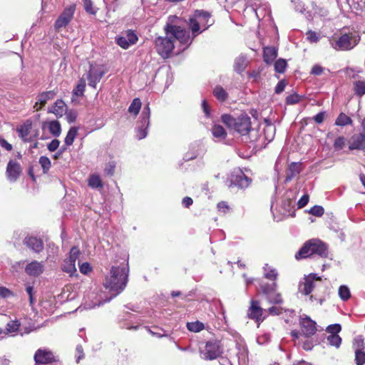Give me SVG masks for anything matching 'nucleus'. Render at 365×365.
<instances>
[{"label": "nucleus", "mask_w": 365, "mask_h": 365, "mask_svg": "<svg viewBox=\"0 0 365 365\" xmlns=\"http://www.w3.org/2000/svg\"><path fill=\"white\" fill-rule=\"evenodd\" d=\"M128 264L113 265L106 276L103 287L110 293L108 297L102 291L91 292L85 298V309H93L110 301L125 288L128 279Z\"/></svg>", "instance_id": "obj_1"}, {"label": "nucleus", "mask_w": 365, "mask_h": 365, "mask_svg": "<svg viewBox=\"0 0 365 365\" xmlns=\"http://www.w3.org/2000/svg\"><path fill=\"white\" fill-rule=\"evenodd\" d=\"M179 19L175 16H171L165 27L166 37L161 38V57L168 58L174 48V41H178L182 44L190 45L195 38L191 36L189 31L177 26Z\"/></svg>", "instance_id": "obj_2"}, {"label": "nucleus", "mask_w": 365, "mask_h": 365, "mask_svg": "<svg viewBox=\"0 0 365 365\" xmlns=\"http://www.w3.org/2000/svg\"><path fill=\"white\" fill-rule=\"evenodd\" d=\"M360 36L355 31L340 32L334 34L329 39L330 46L336 51H350L359 42Z\"/></svg>", "instance_id": "obj_3"}, {"label": "nucleus", "mask_w": 365, "mask_h": 365, "mask_svg": "<svg viewBox=\"0 0 365 365\" xmlns=\"http://www.w3.org/2000/svg\"><path fill=\"white\" fill-rule=\"evenodd\" d=\"M314 255L321 257H326L328 255V251L324 243L319 240L313 239L304 245V246L296 253L295 257L297 259H299Z\"/></svg>", "instance_id": "obj_4"}, {"label": "nucleus", "mask_w": 365, "mask_h": 365, "mask_svg": "<svg viewBox=\"0 0 365 365\" xmlns=\"http://www.w3.org/2000/svg\"><path fill=\"white\" fill-rule=\"evenodd\" d=\"M222 121L229 128L241 135L247 134L251 129L250 118L245 113L241 114L236 118L229 114H225L222 115Z\"/></svg>", "instance_id": "obj_5"}, {"label": "nucleus", "mask_w": 365, "mask_h": 365, "mask_svg": "<svg viewBox=\"0 0 365 365\" xmlns=\"http://www.w3.org/2000/svg\"><path fill=\"white\" fill-rule=\"evenodd\" d=\"M210 14L202 10H196L192 17L189 19L188 26L194 37L200 32L206 30L212 22H210Z\"/></svg>", "instance_id": "obj_6"}, {"label": "nucleus", "mask_w": 365, "mask_h": 365, "mask_svg": "<svg viewBox=\"0 0 365 365\" xmlns=\"http://www.w3.org/2000/svg\"><path fill=\"white\" fill-rule=\"evenodd\" d=\"M247 317L254 320L257 324V327L265 319L266 309L261 307L259 302L252 299L247 312Z\"/></svg>", "instance_id": "obj_7"}, {"label": "nucleus", "mask_w": 365, "mask_h": 365, "mask_svg": "<svg viewBox=\"0 0 365 365\" xmlns=\"http://www.w3.org/2000/svg\"><path fill=\"white\" fill-rule=\"evenodd\" d=\"M106 71L102 65L91 64L88 73L84 76L88 81V85L96 88V84L100 82Z\"/></svg>", "instance_id": "obj_8"}, {"label": "nucleus", "mask_w": 365, "mask_h": 365, "mask_svg": "<svg viewBox=\"0 0 365 365\" xmlns=\"http://www.w3.org/2000/svg\"><path fill=\"white\" fill-rule=\"evenodd\" d=\"M321 280L322 278L317 277L316 274H310L304 277L299 282V292L302 294L309 295Z\"/></svg>", "instance_id": "obj_9"}, {"label": "nucleus", "mask_w": 365, "mask_h": 365, "mask_svg": "<svg viewBox=\"0 0 365 365\" xmlns=\"http://www.w3.org/2000/svg\"><path fill=\"white\" fill-rule=\"evenodd\" d=\"M230 187L245 189L250 186L252 179L247 177L241 170L233 172L230 176Z\"/></svg>", "instance_id": "obj_10"}, {"label": "nucleus", "mask_w": 365, "mask_h": 365, "mask_svg": "<svg viewBox=\"0 0 365 365\" xmlns=\"http://www.w3.org/2000/svg\"><path fill=\"white\" fill-rule=\"evenodd\" d=\"M222 353L220 344L216 340L209 341L206 343L205 349L201 350L202 357L206 360H212L217 358Z\"/></svg>", "instance_id": "obj_11"}, {"label": "nucleus", "mask_w": 365, "mask_h": 365, "mask_svg": "<svg viewBox=\"0 0 365 365\" xmlns=\"http://www.w3.org/2000/svg\"><path fill=\"white\" fill-rule=\"evenodd\" d=\"M76 10L75 5L72 4L63 10L59 17L57 19L55 23V29H59L63 27H66L71 21L73 17V14Z\"/></svg>", "instance_id": "obj_12"}, {"label": "nucleus", "mask_w": 365, "mask_h": 365, "mask_svg": "<svg viewBox=\"0 0 365 365\" xmlns=\"http://www.w3.org/2000/svg\"><path fill=\"white\" fill-rule=\"evenodd\" d=\"M329 14L328 10L312 1L310 8L307 7L305 16L307 19L312 20L314 17H326Z\"/></svg>", "instance_id": "obj_13"}, {"label": "nucleus", "mask_w": 365, "mask_h": 365, "mask_svg": "<svg viewBox=\"0 0 365 365\" xmlns=\"http://www.w3.org/2000/svg\"><path fill=\"white\" fill-rule=\"evenodd\" d=\"M45 269V264L43 262H38L34 260L27 264L25 267V272L30 277H38Z\"/></svg>", "instance_id": "obj_14"}, {"label": "nucleus", "mask_w": 365, "mask_h": 365, "mask_svg": "<svg viewBox=\"0 0 365 365\" xmlns=\"http://www.w3.org/2000/svg\"><path fill=\"white\" fill-rule=\"evenodd\" d=\"M6 173L7 178L9 181H16L21 173V168L20 164L15 160H10L7 165Z\"/></svg>", "instance_id": "obj_15"}, {"label": "nucleus", "mask_w": 365, "mask_h": 365, "mask_svg": "<svg viewBox=\"0 0 365 365\" xmlns=\"http://www.w3.org/2000/svg\"><path fill=\"white\" fill-rule=\"evenodd\" d=\"M149 113H150L149 107L148 106L145 107L143 109V113H142V115L143 117V120L141 122V125L136 128V138L139 140H141V139L145 138V136L147 135L146 129H147V126L149 124V121H148Z\"/></svg>", "instance_id": "obj_16"}, {"label": "nucleus", "mask_w": 365, "mask_h": 365, "mask_svg": "<svg viewBox=\"0 0 365 365\" xmlns=\"http://www.w3.org/2000/svg\"><path fill=\"white\" fill-rule=\"evenodd\" d=\"M34 360L37 364H48L54 360V356L51 351L40 349L36 352Z\"/></svg>", "instance_id": "obj_17"}, {"label": "nucleus", "mask_w": 365, "mask_h": 365, "mask_svg": "<svg viewBox=\"0 0 365 365\" xmlns=\"http://www.w3.org/2000/svg\"><path fill=\"white\" fill-rule=\"evenodd\" d=\"M300 324L302 331L305 336H309L315 334L317 331L316 323L309 317L302 318L300 321Z\"/></svg>", "instance_id": "obj_18"}, {"label": "nucleus", "mask_w": 365, "mask_h": 365, "mask_svg": "<svg viewBox=\"0 0 365 365\" xmlns=\"http://www.w3.org/2000/svg\"><path fill=\"white\" fill-rule=\"evenodd\" d=\"M32 128V122L31 120H26L23 124L17 128L19 136L26 142L31 140L30 133Z\"/></svg>", "instance_id": "obj_19"}, {"label": "nucleus", "mask_w": 365, "mask_h": 365, "mask_svg": "<svg viewBox=\"0 0 365 365\" xmlns=\"http://www.w3.org/2000/svg\"><path fill=\"white\" fill-rule=\"evenodd\" d=\"M350 150H364L365 148V134L359 133L351 136L349 140Z\"/></svg>", "instance_id": "obj_20"}, {"label": "nucleus", "mask_w": 365, "mask_h": 365, "mask_svg": "<svg viewBox=\"0 0 365 365\" xmlns=\"http://www.w3.org/2000/svg\"><path fill=\"white\" fill-rule=\"evenodd\" d=\"M25 245L33 252L39 253L43 250V241L35 237H30L25 239Z\"/></svg>", "instance_id": "obj_21"}, {"label": "nucleus", "mask_w": 365, "mask_h": 365, "mask_svg": "<svg viewBox=\"0 0 365 365\" xmlns=\"http://www.w3.org/2000/svg\"><path fill=\"white\" fill-rule=\"evenodd\" d=\"M66 105L62 100H57L49 109V112L53 113L57 117H62L66 113Z\"/></svg>", "instance_id": "obj_22"}, {"label": "nucleus", "mask_w": 365, "mask_h": 365, "mask_svg": "<svg viewBox=\"0 0 365 365\" xmlns=\"http://www.w3.org/2000/svg\"><path fill=\"white\" fill-rule=\"evenodd\" d=\"M277 56V51L274 47H265L263 51V58L266 63L269 64Z\"/></svg>", "instance_id": "obj_23"}, {"label": "nucleus", "mask_w": 365, "mask_h": 365, "mask_svg": "<svg viewBox=\"0 0 365 365\" xmlns=\"http://www.w3.org/2000/svg\"><path fill=\"white\" fill-rule=\"evenodd\" d=\"M86 88V79L84 76L79 80L77 86L73 91V96L71 98L72 102L76 101L75 96H82L84 93Z\"/></svg>", "instance_id": "obj_24"}, {"label": "nucleus", "mask_w": 365, "mask_h": 365, "mask_svg": "<svg viewBox=\"0 0 365 365\" xmlns=\"http://www.w3.org/2000/svg\"><path fill=\"white\" fill-rule=\"evenodd\" d=\"M237 356L238 357L239 363L245 364L247 359V347L242 344H237Z\"/></svg>", "instance_id": "obj_25"}, {"label": "nucleus", "mask_w": 365, "mask_h": 365, "mask_svg": "<svg viewBox=\"0 0 365 365\" xmlns=\"http://www.w3.org/2000/svg\"><path fill=\"white\" fill-rule=\"evenodd\" d=\"M55 95L56 93L52 91L43 92L39 94L36 97L37 104H39L43 107L47 103V101L53 98L55 96Z\"/></svg>", "instance_id": "obj_26"}, {"label": "nucleus", "mask_w": 365, "mask_h": 365, "mask_svg": "<svg viewBox=\"0 0 365 365\" xmlns=\"http://www.w3.org/2000/svg\"><path fill=\"white\" fill-rule=\"evenodd\" d=\"M212 93L213 96L221 102L226 101L228 98L227 92L221 86H215Z\"/></svg>", "instance_id": "obj_27"}, {"label": "nucleus", "mask_w": 365, "mask_h": 365, "mask_svg": "<svg viewBox=\"0 0 365 365\" xmlns=\"http://www.w3.org/2000/svg\"><path fill=\"white\" fill-rule=\"evenodd\" d=\"M62 270L68 273L70 276H73L77 272L76 264L69 261L68 259L64 260L62 264Z\"/></svg>", "instance_id": "obj_28"}, {"label": "nucleus", "mask_w": 365, "mask_h": 365, "mask_svg": "<svg viewBox=\"0 0 365 365\" xmlns=\"http://www.w3.org/2000/svg\"><path fill=\"white\" fill-rule=\"evenodd\" d=\"M212 134L214 138L218 140L225 139L227 136V133L224 128L220 125H215L212 128Z\"/></svg>", "instance_id": "obj_29"}, {"label": "nucleus", "mask_w": 365, "mask_h": 365, "mask_svg": "<svg viewBox=\"0 0 365 365\" xmlns=\"http://www.w3.org/2000/svg\"><path fill=\"white\" fill-rule=\"evenodd\" d=\"M88 185L93 189H101L103 187V182L99 175L93 174L88 178Z\"/></svg>", "instance_id": "obj_30"}, {"label": "nucleus", "mask_w": 365, "mask_h": 365, "mask_svg": "<svg viewBox=\"0 0 365 365\" xmlns=\"http://www.w3.org/2000/svg\"><path fill=\"white\" fill-rule=\"evenodd\" d=\"M246 66H247V58L245 56H240L239 57H237L235 59V65H234V68H235V71L240 73L242 71H244V69L246 68Z\"/></svg>", "instance_id": "obj_31"}, {"label": "nucleus", "mask_w": 365, "mask_h": 365, "mask_svg": "<svg viewBox=\"0 0 365 365\" xmlns=\"http://www.w3.org/2000/svg\"><path fill=\"white\" fill-rule=\"evenodd\" d=\"M264 276L265 278L270 280H276L278 273L277 270L272 267L269 266L267 264L264 265Z\"/></svg>", "instance_id": "obj_32"}, {"label": "nucleus", "mask_w": 365, "mask_h": 365, "mask_svg": "<svg viewBox=\"0 0 365 365\" xmlns=\"http://www.w3.org/2000/svg\"><path fill=\"white\" fill-rule=\"evenodd\" d=\"M48 128L49 132L54 136H59L61 132V125L57 120H52L48 123Z\"/></svg>", "instance_id": "obj_33"}, {"label": "nucleus", "mask_w": 365, "mask_h": 365, "mask_svg": "<svg viewBox=\"0 0 365 365\" xmlns=\"http://www.w3.org/2000/svg\"><path fill=\"white\" fill-rule=\"evenodd\" d=\"M78 133V129L76 127H72L70 128L67 135L65 138L64 142L67 146L71 145L76 138Z\"/></svg>", "instance_id": "obj_34"}, {"label": "nucleus", "mask_w": 365, "mask_h": 365, "mask_svg": "<svg viewBox=\"0 0 365 365\" xmlns=\"http://www.w3.org/2000/svg\"><path fill=\"white\" fill-rule=\"evenodd\" d=\"M352 123V120L350 117L346 115V114L341 113L337 117L335 124L339 126H344L346 125H351Z\"/></svg>", "instance_id": "obj_35"}, {"label": "nucleus", "mask_w": 365, "mask_h": 365, "mask_svg": "<svg viewBox=\"0 0 365 365\" xmlns=\"http://www.w3.org/2000/svg\"><path fill=\"white\" fill-rule=\"evenodd\" d=\"M141 101L139 98H136L133 99L131 104L130 105L128 108V112L135 116L138 115L139 113V110L141 108Z\"/></svg>", "instance_id": "obj_36"}, {"label": "nucleus", "mask_w": 365, "mask_h": 365, "mask_svg": "<svg viewBox=\"0 0 365 365\" xmlns=\"http://www.w3.org/2000/svg\"><path fill=\"white\" fill-rule=\"evenodd\" d=\"M267 299L270 304H281L283 302L281 294L275 291L267 295Z\"/></svg>", "instance_id": "obj_37"}, {"label": "nucleus", "mask_w": 365, "mask_h": 365, "mask_svg": "<svg viewBox=\"0 0 365 365\" xmlns=\"http://www.w3.org/2000/svg\"><path fill=\"white\" fill-rule=\"evenodd\" d=\"M300 172V165L297 163H292L289 168V174H287L286 180H290L294 176Z\"/></svg>", "instance_id": "obj_38"}, {"label": "nucleus", "mask_w": 365, "mask_h": 365, "mask_svg": "<svg viewBox=\"0 0 365 365\" xmlns=\"http://www.w3.org/2000/svg\"><path fill=\"white\" fill-rule=\"evenodd\" d=\"M338 292L340 299L343 301H347L351 297L349 288L346 285H341Z\"/></svg>", "instance_id": "obj_39"}, {"label": "nucleus", "mask_w": 365, "mask_h": 365, "mask_svg": "<svg viewBox=\"0 0 365 365\" xmlns=\"http://www.w3.org/2000/svg\"><path fill=\"white\" fill-rule=\"evenodd\" d=\"M354 89L357 96H361L365 94V81H357L354 84Z\"/></svg>", "instance_id": "obj_40"}, {"label": "nucleus", "mask_w": 365, "mask_h": 365, "mask_svg": "<svg viewBox=\"0 0 365 365\" xmlns=\"http://www.w3.org/2000/svg\"><path fill=\"white\" fill-rule=\"evenodd\" d=\"M287 61L283 58H279L274 63V70L277 73H283L287 68Z\"/></svg>", "instance_id": "obj_41"}, {"label": "nucleus", "mask_w": 365, "mask_h": 365, "mask_svg": "<svg viewBox=\"0 0 365 365\" xmlns=\"http://www.w3.org/2000/svg\"><path fill=\"white\" fill-rule=\"evenodd\" d=\"M20 327L19 321H11L6 324V334H14L16 332Z\"/></svg>", "instance_id": "obj_42"}, {"label": "nucleus", "mask_w": 365, "mask_h": 365, "mask_svg": "<svg viewBox=\"0 0 365 365\" xmlns=\"http://www.w3.org/2000/svg\"><path fill=\"white\" fill-rule=\"evenodd\" d=\"M187 327L190 331L199 332L204 329V325L200 322H188Z\"/></svg>", "instance_id": "obj_43"}, {"label": "nucleus", "mask_w": 365, "mask_h": 365, "mask_svg": "<svg viewBox=\"0 0 365 365\" xmlns=\"http://www.w3.org/2000/svg\"><path fill=\"white\" fill-rule=\"evenodd\" d=\"M329 344L336 348H339L341 343V338L338 334H330L327 337Z\"/></svg>", "instance_id": "obj_44"}, {"label": "nucleus", "mask_w": 365, "mask_h": 365, "mask_svg": "<svg viewBox=\"0 0 365 365\" xmlns=\"http://www.w3.org/2000/svg\"><path fill=\"white\" fill-rule=\"evenodd\" d=\"M262 292L267 295L276 290L277 283L272 282L271 284H260Z\"/></svg>", "instance_id": "obj_45"}, {"label": "nucleus", "mask_w": 365, "mask_h": 365, "mask_svg": "<svg viewBox=\"0 0 365 365\" xmlns=\"http://www.w3.org/2000/svg\"><path fill=\"white\" fill-rule=\"evenodd\" d=\"M39 163L43 168L44 173H46L49 170L51 165L50 159L46 156H41L39 158Z\"/></svg>", "instance_id": "obj_46"}, {"label": "nucleus", "mask_w": 365, "mask_h": 365, "mask_svg": "<svg viewBox=\"0 0 365 365\" xmlns=\"http://www.w3.org/2000/svg\"><path fill=\"white\" fill-rule=\"evenodd\" d=\"M355 361L357 365H363L365 363V352L356 349L355 351Z\"/></svg>", "instance_id": "obj_47"}, {"label": "nucleus", "mask_w": 365, "mask_h": 365, "mask_svg": "<svg viewBox=\"0 0 365 365\" xmlns=\"http://www.w3.org/2000/svg\"><path fill=\"white\" fill-rule=\"evenodd\" d=\"M125 37L127 38V40L128 43H130V45H133L137 43L138 41V36L137 35L131 30H128L125 34Z\"/></svg>", "instance_id": "obj_48"}, {"label": "nucleus", "mask_w": 365, "mask_h": 365, "mask_svg": "<svg viewBox=\"0 0 365 365\" xmlns=\"http://www.w3.org/2000/svg\"><path fill=\"white\" fill-rule=\"evenodd\" d=\"M80 255V251L76 247H73L71 250L68 260L75 263L76 259L78 258Z\"/></svg>", "instance_id": "obj_49"}, {"label": "nucleus", "mask_w": 365, "mask_h": 365, "mask_svg": "<svg viewBox=\"0 0 365 365\" xmlns=\"http://www.w3.org/2000/svg\"><path fill=\"white\" fill-rule=\"evenodd\" d=\"M309 212L312 215L321 217L324 214V210L322 206L315 205L309 210Z\"/></svg>", "instance_id": "obj_50"}, {"label": "nucleus", "mask_w": 365, "mask_h": 365, "mask_svg": "<svg viewBox=\"0 0 365 365\" xmlns=\"http://www.w3.org/2000/svg\"><path fill=\"white\" fill-rule=\"evenodd\" d=\"M116 42L118 46L124 49H127L130 46V43H128L127 38L125 36H122L116 38Z\"/></svg>", "instance_id": "obj_51"}, {"label": "nucleus", "mask_w": 365, "mask_h": 365, "mask_svg": "<svg viewBox=\"0 0 365 365\" xmlns=\"http://www.w3.org/2000/svg\"><path fill=\"white\" fill-rule=\"evenodd\" d=\"M292 3L293 4L294 9L295 11H299L300 13H303L306 11L304 8V3L300 0H292Z\"/></svg>", "instance_id": "obj_52"}, {"label": "nucleus", "mask_w": 365, "mask_h": 365, "mask_svg": "<svg viewBox=\"0 0 365 365\" xmlns=\"http://www.w3.org/2000/svg\"><path fill=\"white\" fill-rule=\"evenodd\" d=\"M283 308L281 307L273 306L266 309V314L268 313L270 315H279L282 314Z\"/></svg>", "instance_id": "obj_53"}, {"label": "nucleus", "mask_w": 365, "mask_h": 365, "mask_svg": "<svg viewBox=\"0 0 365 365\" xmlns=\"http://www.w3.org/2000/svg\"><path fill=\"white\" fill-rule=\"evenodd\" d=\"M345 141H346V139L344 137H342V136L338 137L335 140L334 143V148L336 150L342 149L345 145Z\"/></svg>", "instance_id": "obj_54"}, {"label": "nucleus", "mask_w": 365, "mask_h": 365, "mask_svg": "<svg viewBox=\"0 0 365 365\" xmlns=\"http://www.w3.org/2000/svg\"><path fill=\"white\" fill-rule=\"evenodd\" d=\"M341 328L340 324H334L328 326L327 328V331L330 333L331 334H337L341 331Z\"/></svg>", "instance_id": "obj_55"}, {"label": "nucleus", "mask_w": 365, "mask_h": 365, "mask_svg": "<svg viewBox=\"0 0 365 365\" xmlns=\"http://www.w3.org/2000/svg\"><path fill=\"white\" fill-rule=\"evenodd\" d=\"M115 168V163L113 161L108 162L105 167V173L108 175H113Z\"/></svg>", "instance_id": "obj_56"}, {"label": "nucleus", "mask_w": 365, "mask_h": 365, "mask_svg": "<svg viewBox=\"0 0 365 365\" xmlns=\"http://www.w3.org/2000/svg\"><path fill=\"white\" fill-rule=\"evenodd\" d=\"M217 210L222 214H225L230 210L229 205L225 201L220 202L217 205Z\"/></svg>", "instance_id": "obj_57"}, {"label": "nucleus", "mask_w": 365, "mask_h": 365, "mask_svg": "<svg viewBox=\"0 0 365 365\" xmlns=\"http://www.w3.org/2000/svg\"><path fill=\"white\" fill-rule=\"evenodd\" d=\"M307 38L312 43H316L319 40V36L315 31H309L307 33Z\"/></svg>", "instance_id": "obj_58"}, {"label": "nucleus", "mask_w": 365, "mask_h": 365, "mask_svg": "<svg viewBox=\"0 0 365 365\" xmlns=\"http://www.w3.org/2000/svg\"><path fill=\"white\" fill-rule=\"evenodd\" d=\"M324 71V68H323L322 66L319 64H315L312 66V68L311 70V74L314 76H319L321 75L323 71Z\"/></svg>", "instance_id": "obj_59"}, {"label": "nucleus", "mask_w": 365, "mask_h": 365, "mask_svg": "<svg viewBox=\"0 0 365 365\" xmlns=\"http://www.w3.org/2000/svg\"><path fill=\"white\" fill-rule=\"evenodd\" d=\"M299 96L297 94H292L287 97L286 103L289 105H293L299 101Z\"/></svg>", "instance_id": "obj_60"}, {"label": "nucleus", "mask_w": 365, "mask_h": 365, "mask_svg": "<svg viewBox=\"0 0 365 365\" xmlns=\"http://www.w3.org/2000/svg\"><path fill=\"white\" fill-rule=\"evenodd\" d=\"M309 202V195L307 194L304 195L298 201L297 205L299 208H302L307 205Z\"/></svg>", "instance_id": "obj_61"}, {"label": "nucleus", "mask_w": 365, "mask_h": 365, "mask_svg": "<svg viewBox=\"0 0 365 365\" xmlns=\"http://www.w3.org/2000/svg\"><path fill=\"white\" fill-rule=\"evenodd\" d=\"M80 272L82 274H86L91 271V267L89 263L84 262L79 266Z\"/></svg>", "instance_id": "obj_62"}, {"label": "nucleus", "mask_w": 365, "mask_h": 365, "mask_svg": "<svg viewBox=\"0 0 365 365\" xmlns=\"http://www.w3.org/2000/svg\"><path fill=\"white\" fill-rule=\"evenodd\" d=\"M59 144H60L59 140L57 139H54L48 145V149L51 152H53L58 148Z\"/></svg>", "instance_id": "obj_63"}, {"label": "nucleus", "mask_w": 365, "mask_h": 365, "mask_svg": "<svg viewBox=\"0 0 365 365\" xmlns=\"http://www.w3.org/2000/svg\"><path fill=\"white\" fill-rule=\"evenodd\" d=\"M286 85L285 81H280L275 87V93L277 94L282 93L284 90Z\"/></svg>", "instance_id": "obj_64"}]
</instances>
